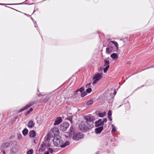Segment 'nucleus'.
<instances>
[{
	"label": "nucleus",
	"mask_w": 154,
	"mask_h": 154,
	"mask_svg": "<svg viewBox=\"0 0 154 154\" xmlns=\"http://www.w3.org/2000/svg\"><path fill=\"white\" fill-rule=\"evenodd\" d=\"M72 115H70V116H68L66 118V119L69 120L71 123H72Z\"/></svg>",
	"instance_id": "23"
},
{
	"label": "nucleus",
	"mask_w": 154,
	"mask_h": 154,
	"mask_svg": "<svg viewBox=\"0 0 154 154\" xmlns=\"http://www.w3.org/2000/svg\"><path fill=\"white\" fill-rule=\"evenodd\" d=\"M74 140L77 141L84 137V135L81 133H75L72 137Z\"/></svg>",
	"instance_id": "3"
},
{
	"label": "nucleus",
	"mask_w": 154,
	"mask_h": 154,
	"mask_svg": "<svg viewBox=\"0 0 154 154\" xmlns=\"http://www.w3.org/2000/svg\"><path fill=\"white\" fill-rule=\"evenodd\" d=\"M17 138L19 140H20L21 139H22V135L20 133L18 134L17 135Z\"/></svg>",
	"instance_id": "25"
},
{
	"label": "nucleus",
	"mask_w": 154,
	"mask_h": 154,
	"mask_svg": "<svg viewBox=\"0 0 154 154\" xmlns=\"http://www.w3.org/2000/svg\"><path fill=\"white\" fill-rule=\"evenodd\" d=\"M33 110V109L32 108H30L29 110L28 111L25 113V115H27L28 114H29L30 112Z\"/></svg>",
	"instance_id": "29"
},
{
	"label": "nucleus",
	"mask_w": 154,
	"mask_h": 154,
	"mask_svg": "<svg viewBox=\"0 0 154 154\" xmlns=\"http://www.w3.org/2000/svg\"><path fill=\"white\" fill-rule=\"evenodd\" d=\"M49 99V98H48V99H47V101Z\"/></svg>",
	"instance_id": "46"
},
{
	"label": "nucleus",
	"mask_w": 154,
	"mask_h": 154,
	"mask_svg": "<svg viewBox=\"0 0 154 154\" xmlns=\"http://www.w3.org/2000/svg\"><path fill=\"white\" fill-rule=\"evenodd\" d=\"M112 131L113 132H116V127L113 125H112Z\"/></svg>",
	"instance_id": "26"
},
{
	"label": "nucleus",
	"mask_w": 154,
	"mask_h": 154,
	"mask_svg": "<svg viewBox=\"0 0 154 154\" xmlns=\"http://www.w3.org/2000/svg\"><path fill=\"white\" fill-rule=\"evenodd\" d=\"M35 103V102L34 101H32L29 102L28 104H27L26 106L27 108H28L29 107L32 106Z\"/></svg>",
	"instance_id": "20"
},
{
	"label": "nucleus",
	"mask_w": 154,
	"mask_h": 154,
	"mask_svg": "<svg viewBox=\"0 0 154 154\" xmlns=\"http://www.w3.org/2000/svg\"><path fill=\"white\" fill-rule=\"evenodd\" d=\"M93 103V100H90L86 103L87 105H89L92 104Z\"/></svg>",
	"instance_id": "24"
},
{
	"label": "nucleus",
	"mask_w": 154,
	"mask_h": 154,
	"mask_svg": "<svg viewBox=\"0 0 154 154\" xmlns=\"http://www.w3.org/2000/svg\"><path fill=\"white\" fill-rule=\"evenodd\" d=\"M87 94V93L86 92H83L81 94V97H83L85 96Z\"/></svg>",
	"instance_id": "30"
},
{
	"label": "nucleus",
	"mask_w": 154,
	"mask_h": 154,
	"mask_svg": "<svg viewBox=\"0 0 154 154\" xmlns=\"http://www.w3.org/2000/svg\"><path fill=\"white\" fill-rule=\"evenodd\" d=\"M103 68H102V67H100L98 69V71H102V70H103Z\"/></svg>",
	"instance_id": "35"
},
{
	"label": "nucleus",
	"mask_w": 154,
	"mask_h": 154,
	"mask_svg": "<svg viewBox=\"0 0 154 154\" xmlns=\"http://www.w3.org/2000/svg\"><path fill=\"white\" fill-rule=\"evenodd\" d=\"M75 131V130L74 128L71 126L70 128L69 132V135L70 137H72V136L76 133Z\"/></svg>",
	"instance_id": "7"
},
{
	"label": "nucleus",
	"mask_w": 154,
	"mask_h": 154,
	"mask_svg": "<svg viewBox=\"0 0 154 154\" xmlns=\"http://www.w3.org/2000/svg\"><path fill=\"white\" fill-rule=\"evenodd\" d=\"M110 57L112 59L114 60L117 59L118 57V56L115 53L112 54L110 55Z\"/></svg>",
	"instance_id": "19"
},
{
	"label": "nucleus",
	"mask_w": 154,
	"mask_h": 154,
	"mask_svg": "<svg viewBox=\"0 0 154 154\" xmlns=\"http://www.w3.org/2000/svg\"><path fill=\"white\" fill-rule=\"evenodd\" d=\"M110 42L113 44L116 47V51H118L119 49V45L117 42L114 41H111Z\"/></svg>",
	"instance_id": "17"
},
{
	"label": "nucleus",
	"mask_w": 154,
	"mask_h": 154,
	"mask_svg": "<svg viewBox=\"0 0 154 154\" xmlns=\"http://www.w3.org/2000/svg\"><path fill=\"white\" fill-rule=\"evenodd\" d=\"M8 5H10V4H8Z\"/></svg>",
	"instance_id": "48"
},
{
	"label": "nucleus",
	"mask_w": 154,
	"mask_h": 154,
	"mask_svg": "<svg viewBox=\"0 0 154 154\" xmlns=\"http://www.w3.org/2000/svg\"><path fill=\"white\" fill-rule=\"evenodd\" d=\"M108 116H112V111L111 110H109V111L108 113Z\"/></svg>",
	"instance_id": "33"
},
{
	"label": "nucleus",
	"mask_w": 154,
	"mask_h": 154,
	"mask_svg": "<svg viewBox=\"0 0 154 154\" xmlns=\"http://www.w3.org/2000/svg\"><path fill=\"white\" fill-rule=\"evenodd\" d=\"M94 120L93 116L90 115L84 116L83 121L81 122L79 124V129L84 132H86L89 128L93 127Z\"/></svg>",
	"instance_id": "1"
},
{
	"label": "nucleus",
	"mask_w": 154,
	"mask_h": 154,
	"mask_svg": "<svg viewBox=\"0 0 154 154\" xmlns=\"http://www.w3.org/2000/svg\"><path fill=\"white\" fill-rule=\"evenodd\" d=\"M91 84V83H89L86 85L85 86V88H89V87L90 86Z\"/></svg>",
	"instance_id": "36"
},
{
	"label": "nucleus",
	"mask_w": 154,
	"mask_h": 154,
	"mask_svg": "<svg viewBox=\"0 0 154 154\" xmlns=\"http://www.w3.org/2000/svg\"><path fill=\"white\" fill-rule=\"evenodd\" d=\"M35 125V123L32 120H30L28 122L27 126L28 128H31L33 127Z\"/></svg>",
	"instance_id": "14"
},
{
	"label": "nucleus",
	"mask_w": 154,
	"mask_h": 154,
	"mask_svg": "<svg viewBox=\"0 0 154 154\" xmlns=\"http://www.w3.org/2000/svg\"><path fill=\"white\" fill-rule=\"evenodd\" d=\"M29 136L30 137H34L36 135V133L34 130H32L29 132Z\"/></svg>",
	"instance_id": "15"
},
{
	"label": "nucleus",
	"mask_w": 154,
	"mask_h": 154,
	"mask_svg": "<svg viewBox=\"0 0 154 154\" xmlns=\"http://www.w3.org/2000/svg\"><path fill=\"white\" fill-rule=\"evenodd\" d=\"M28 130L26 128L24 129L22 131V134L24 136H26L28 133Z\"/></svg>",
	"instance_id": "21"
},
{
	"label": "nucleus",
	"mask_w": 154,
	"mask_h": 154,
	"mask_svg": "<svg viewBox=\"0 0 154 154\" xmlns=\"http://www.w3.org/2000/svg\"><path fill=\"white\" fill-rule=\"evenodd\" d=\"M104 66L105 67L103 69V71L104 73L107 72L109 67V61L108 60H104Z\"/></svg>",
	"instance_id": "5"
},
{
	"label": "nucleus",
	"mask_w": 154,
	"mask_h": 154,
	"mask_svg": "<svg viewBox=\"0 0 154 154\" xmlns=\"http://www.w3.org/2000/svg\"><path fill=\"white\" fill-rule=\"evenodd\" d=\"M95 154H100L99 153V152L98 151H97L96 152Z\"/></svg>",
	"instance_id": "41"
},
{
	"label": "nucleus",
	"mask_w": 154,
	"mask_h": 154,
	"mask_svg": "<svg viewBox=\"0 0 154 154\" xmlns=\"http://www.w3.org/2000/svg\"><path fill=\"white\" fill-rule=\"evenodd\" d=\"M106 115V112H104L101 113H99L98 116L100 117H103L104 116Z\"/></svg>",
	"instance_id": "22"
},
{
	"label": "nucleus",
	"mask_w": 154,
	"mask_h": 154,
	"mask_svg": "<svg viewBox=\"0 0 154 154\" xmlns=\"http://www.w3.org/2000/svg\"><path fill=\"white\" fill-rule=\"evenodd\" d=\"M44 154H49V151H46L45 153Z\"/></svg>",
	"instance_id": "39"
},
{
	"label": "nucleus",
	"mask_w": 154,
	"mask_h": 154,
	"mask_svg": "<svg viewBox=\"0 0 154 154\" xmlns=\"http://www.w3.org/2000/svg\"><path fill=\"white\" fill-rule=\"evenodd\" d=\"M116 93V90H115L114 92L113 93V94L114 95H115Z\"/></svg>",
	"instance_id": "40"
},
{
	"label": "nucleus",
	"mask_w": 154,
	"mask_h": 154,
	"mask_svg": "<svg viewBox=\"0 0 154 154\" xmlns=\"http://www.w3.org/2000/svg\"><path fill=\"white\" fill-rule=\"evenodd\" d=\"M62 121V120L61 117H59L57 118L54 125H55L59 124Z\"/></svg>",
	"instance_id": "12"
},
{
	"label": "nucleus",
	"mask_w": 154,
	"mask_h": 154,
	"mask_svg": "<svg viewBox=\"0 0 154 154\" xmlns=\"http://www.w3.org/2000/svg\"><path fill=\"white\" fill-rule=\"evenodd\" d=\"M95 124L96 127H98L100 126H103V124L102 119H100L98 121H96L95 122Z\"/></svg>",
	"instance_id": "8"
},
{
	"label": "nucleus",
	"mask_w": 154,
	"mask_h": 154,
	"mask_svg": "<svg viewBox=\"0 0 154 154\" xmlns=\"http://www.w3.org/2000/svg\"><path fill=\"white\" fill-rule=\"evenodd\" d=\"M113 50V48L111 46H109L107 47L106 49V52L107 54H109L112 52Z\"/></svg>",
	"instance_id": "11"
},
{
	"label": "nucleus",
	"mask_w": 154,
	"mask_h": 154,
	"mask_svg": "<svg viewBox=\"0 0 154 154\" xmlns=\"http://www.w3.org/2000/svg\"><path fill=\"white\" fill-rule=\"evenodd\" d=\"M102 73H98L95 75L93 78L94 80L93 82V84H97L98 81L100 80L102 77Z\"/></svg>",
	"instance_id": "4"
},
{
	"label": "nucleus",
	"mask_w": 154,
	"mask_h": 154,
	"mask_svg": "<svg viewBox=\"0 0 154 154\" xmlns=\"http://www.w3.org/2000/svg\"><path fill=\"white\" fill-rule=\"evenodd\" d=\"M107 119L106 118H104L103 119H102V121L103 122V124L104 125V122H107Z\"/></svg>",
	"instance_id": "34"
},
{
	"label": "nucleus",
	"mask_w": 154,
	"mask_h": 154,
	"mask_svg": "<svg viewBox=\"0 0 154 154\" xmlns=\"http://www.w3.org/2000/svg\"><path fill=\"white\" fill-rule=\"evenodd\" d=\"M151 68V67H148V68Z\"/></svg>",
	"instance_id": "45"
},
{
	"label": "nucleus",
	"mask_w": 154,
	"mask_h": 154,
	"mask_svg": "<svg viewBox=\"0 0 154 154\" xmlns=\"http://www.w3.org/2000/svg\"><path fill=\"white\" fill-rule=\"evenodd\" d=\"M69 124L67 122L62 124L60 126V130L62 131H66L69 126Z\"/></svg>",
	"instance_id": "6"
},
{
	"label": "nucleus",
	"mask_w": 154,
	"mask_h": 154,
	"mask_svg": "<svg viewBox=\"0 0 154 154\" xmlns=\"http://www.w3.org/2000/svg\"><path fill=\"white\" fill-rule=\"evenodd\" d=\"M34 143H36V142H35V140H34Z\"/></svg>",
	"instance_id": "43"
},
{
	"label": "nucleus",
	"mask_w": 154,
	"mask_h": 154,
	"mask_svg": "<svg viewBox=\"0 0 154 154\" xmlns=\"http://www.w3.org/2000/svg\"><path fill=\"white\" fill-rule=\"evenodd\" d=\"M151 67H154V66H152Z\"/></svg>",
	"instance_id": "44"
},
{
	"label": "nucleus",
	"mask_w": 154,
	"mask_h": 154,
	"mask_svg": "<svg viewBox=\"0 0 154 154\" xmlns=\"http://www.w3.org/2000/svg\"><path fill=\"white\" fill-rule=\"evenodd\" d=\"M35 27H36V26L35 25Z\"/></svg>",
	"instance_id": "47"
},
{
	"label": "nucleus",
	"mask_w": 154,
	"mask_h": 154,
	"mask_svg": "<svg viewBox=\"0 0 154 154\" xmlns=\"http://www.w3.org/2000/svg\"><path fill=\"white\" fill-rule=\"evenodd\" d=\"M108 118L110 121L112 120V118L111 116H108Z\"/></svg>",
	"instance_id": "37"
},
{
	"label": "nucleus",
	"mask_w": 154,
	"mask_h": 154,
	"mask_svg": "<svg viewBox=\"0 0 154 154\" xmlns=\"http://www.w3.org/2000/svg\"><path fill=\"white\" fill-rule=\"evenodd\" d=\"M46 145L44 143L42 144L41 145V147L39 148V151L40 152H42L44 151L45 150V147H46Z\"/></svg>",
	"instance_id": "18"
},
{
	"label": "nucleus",
	"mask_w": 154,
	"mask_h": 154,
	"mask_svg": "<svg viewBox=\"0 0 154 154\" xmlns=\"http://www.w3.org/2000/svg\"><path fill=\"white\" fill-rule=\"evenodd\" d=\"M51 131L54 134V136H59L58 134H59V131L58 128H53L52 130Z\"/></svg>",
	"instance_id": "9"
},
{
	"label": "nucleus",
	"mask_w": 154,
	"mask_h": 154,
	"mask_svg": "<svg viewBox=\"0 0 154 154\" xmlns=\"http://www.w3.org/2000/svg\"><path fill=\"white\" fill-rule=\"evenodd\" d=\"M92 89L91 88H88L87 89L86 92L87 93H90Z\"/></svg>",
	"instance_id": "32"
},
{
	"label": "nucleus",
	"mask_w": 154,
	"mask_h": 154,
	"mask_svg": "<svg viewBox=\"0 0 154 154\" xmlns=\"http://www.w3.org/2000/svg\"><path fill=\"white\" fill-rule=\"evenodd\" d=\"M48 151H49V152H50L51 153H52L53 152L54 150L52 148H48Z\"/></svg>",
	"instance_id": "31"
},
{
	"label": "nucleus",
	"mask_w": 154,
	"mask_h": 154,
	"mask_svg": "<svg viewBox=\"0 0 154 154\" xmlns=\"http://www.w3.org/2000/svg\"><path fill=\"white\" fill-rule=\"evenodd\" d=\"M53 141L55 146H60L62 148L65 147L66 146L69 145L70 143L68 141H66L63 143L62 138L59 136H55L53 139Z\"/></svg>",
	"instance_id": "2"
},
{
	"label": "nucleus",
	"mask_w": 154,
	"mask_h": 154,
	"mask_svg": "<svg viewBox=\"0 0 154 154\" xmlns=\"http://www.w3.org/2000/svg\"><path fill=\"white\" fill-rule=\"evenodd\" d=\"M27 108H27L26 106L25 107H24L22 109H21L19 111V112H21L22 111H23Z\"/></svg>",
	"instance_id": "28"
},
{
	"label": "nucleus",
	"mask_w": 154,
	"mask_h": 154,
	"mask_svg": "<svg viewBox=\"0 0 154 154\" xmlns=\"http://www.w3.org/2000/svg\"><path fill=\"white\" fill-rule=\"evenodd\" d=\"M85 90V87H82L79 89L75 91L74 92V94H77L78 92H80V93L82 92Z\"/></svg>",
	"instance_id": "16"
},
{
	"label": "nucleus",
	"mask_w": 154,
	"mask_h": 154,
	"mask_svg": "<svg viewBox=\"0 0 154 154\" xmlns=\"http://www.w3.org/2000/svg\"><path fill=\"white\" fill-rule=\"evenodd\" d=\"M4 5V4H0V5Z\"/></svg>",
	"instance_id": "42"
},
{
	"label": "nucleus",
	"mask_w": 154,
	"mask_h": 154,
	"mask_svg": "<svg viewBox=\"0 0 154 154\" xmlns=\"http://www.w3.org/2000/svg\"><path fill=\"white\" fill-rule=\"evenodd\" d=\"M10 144V142H7L4 143L1 145V147L2 148H8Z\"/></svg>",
	"instance_id": "13"
},
{
	"label": "nucleus",
	"mask_w": 154,
	"mask_h": 154,
	"mask_svg": "<svg viewBox=\"0 0 154 154\" xmlns=\"http://www.w3.org/2000/svg\"><path fill=\"white\" fill-rule=\"evenodd\" d=\"M38 96L39 97H41V96H42V94L41 93H40L39 94H38Z\"/></svg>",
	"instance_id": "38"
},
{
	"label": "nucleus",
	"mask_w": 154,
	"mask_h": 154,
	"mask_svg": "<svg viewBox=\"0 0 154 154\" xmlns=\"http://www.w3.org/2000/svg\"><path fill=\"white\" fill-rule=\"evenodd\" d=\"M33 151L32 149H30L26 152L27 154H33Z\"/></svg>",
	"instance_id": "27"
},
{
	"label": "nucleus",
	"mask_w": 154,
	"mask_h": 154,
	"mask_svg": "<svg viewBox=\"0 0 154 154\" xmlns=\"http://www.w3.org/2000/svg\"><path fill=\"white\" fill-rule=\"evenodd\" d=\"M103 129V127L101 126L100 127L97 128L95 129V132L96 134H99Z\"/></svg>",
	"instance_id": "10"
}]
</instances>
